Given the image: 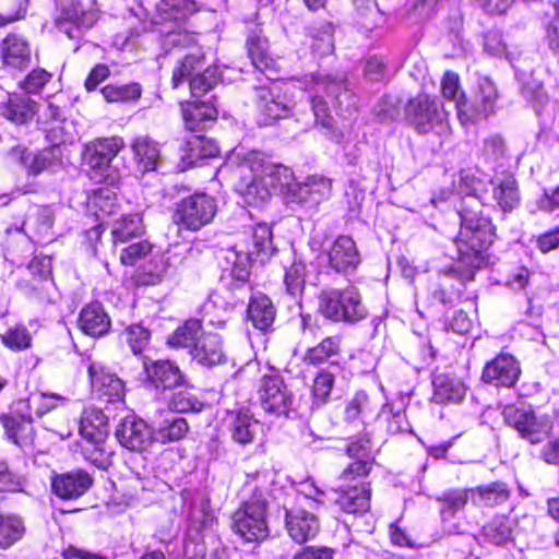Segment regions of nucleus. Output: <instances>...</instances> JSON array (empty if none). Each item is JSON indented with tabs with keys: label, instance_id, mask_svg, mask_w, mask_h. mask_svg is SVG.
Segmentation results:
<instances>
[{
	"label": "nucleus",
	"instance_id": "obj_12",
	"mask_svg": "<svg viewBox=\"0 0 559 559\" xmlns=\"http://www.w3.org/2000/svg\"><path fill=\"white\" fill-rule=\"evenodd\" d=\"M231 527L245 542H259L269 535L266 502L261 499L247 501L233 515Z\"/></svg>",
	"mask_w": 559,
	"mask_h": 559
},
{
	"label": "nucleus",
	"instance_id": "obj_11",
	"mask_svg": "<svg viewBox=\"0 0 559 559\" xmlns=\"http://www.w3.org/2000/svg\"><path fill=\"white\" fill-rule=\"evenodd\" d=\"M217 211L215 200L206 193H194L176 205L174 221L181 227L198 231L210 224Z\"/></svg>",
	"mask_w": 559,
	"mask_h": 559
},
{
	"label": "nucleus",
	"instance_id": "obj_51",
	"mask_svg": "<svg viewBox=\"0 0 559 559\" xmlns=\"http://www.w3.org/2000/svg\"><path fill=\"white\" fill-rule=\"evenodd\" d=\"M158 10L167 20H180L198 10L195 0H162Z\"/></svg>",
	"mask_w": 559,
	"mask_h": 559
},
{
	"label": "nucleus",
	"instance_id": "obj_33",
	"mask_svg": "<svg viewBox=\"0 0 559 559\" xmlns=\"http://www.w3.org/2000/svg\"><path fill=\"white\" fill-rule=\"evenodd\" d=\"M433 401L439 404L459 403L466 394L465 384L451 374H436L432 380Z\"/></svg>",
	"mask_w": 559,
	"mask_h": 559
},
{
	"label": "nucleus",
	"instance_id": "obj_3",
	"mask_svg": "<svg viewBox=\"0 0 559 559\" xmlns=\"http://www.w3.org/2000/svg\"><path fill=\"white\" fill-rule=\"evenodd\" d=\"M274 251L271 226L259 223L250 228L248 239L237 242L225 251L224 260L230 266L231 276L245 283L249 277L252 261L264 263Z\"/></svg>",
	"mask_w": 559,
	"mask_h": 559
},
{
	"label": "nucleus",
	"instance_id": "obj_35",
	"mask_svg": "<svg viewBox=\"0 0 559 559\" xmlns=\"http://www.w3.org/2000/svg\"><path fill=\"white\" fill-rule=\"evenodd\" d=\"M134 157L142 171L155 170L159 160V147L147 135L136 136L131 144Z\"/></svg>",
	"mask_w": 559,
	"mask_h": 559
},
{
	"label": "nucleus",
	"instance_id": "obj_1",
	"mask_svg": "<svg viewBox=\"0 0 559 559\" xmlns=\"http://www.w3.org/2000/svg\"><path fill=\"white\" fill-rule=\"evenodd\" d=\"M236 165V191L253 206L265 203L273 193H289L295 183L294 173L283 165L267 162L261 153H239L229 159Z\"/></svg>",
	"mask_w": 559,
	"mask_h": 559
},
{
	"label": "nucleus",
	"instance_id": "obj_5",
	"mask_svg": "<svg viewBox=\"0 0 559 559\" xmlns=\"http://www.w3.org/2000/svg\"><path fill=\"white\" fill-rule=\"evenodd\" d=\"M498 99L499 92L496 83L488 76H480L474 88L473 98L469 100L465 93H461L456 102V112L461 124H476L493 116Z\"/></svg>",
	"mask_w": 559,
	"mask_h": 559
},
{
	"label": "nucleus",
	"instance_id": "obj_56",
	"mask_svg": "<svg viewBox=\"0 0 559 559\" xmlns=\"http://www.w3.org/2000/svg\"><path fill=\"white\" fill-rule=\"evenodd\" d=\"M485 50L495 57H504L511 63L514 61L512 52L507 50L502 34L498 31H488L484 36Z\"/></svg>",
	"mask_w": 559,
	"mask_h": 559
},
{
	"label": "nucleus",
	"instance_id": "obj_50",
	"mask_svg": "<svg viewBox=\"0 0 559 559\" xmlns=\"http://www.w3.org/2000/svg\"><path fill=\"white\" fill-rule=\"evenodd\" d=\"M58 394H36L24 402H19L16 412H22V407H27L28 412L36 417H43L45 414L57 407V401H61Z\"/></svg>",
	"mask_w": 559,
	"mask_h": 559
},
{
	"label": "nucleus",
	"instance_id": "obj_27",
	"mask_svg": "<svg viewBox=\"0 0 559 559\" xmlns=\"http://www.w3.org/2000/svg\"><path fill=\"white\" fill-rule=\"evenodd\" d=\"M145 369L150 382L163 393L176 390L183 384V376L173 361L157 360L146 366Z\"/></svg>",
	"mask_w": 559,
	"mask_h": 559
},
{
	"label": "nucleus",
	"instance_id": "obj_14",
	"mask_svg": "<svg viewBox=\"0 0 559 559\" xmlns=\"http://www.w3.org/2000/svg\"><path fill=\"white\" fill-rule=\"evenodd\" d=\"M255 106L260 122L263 124H271L287 117L290 111L289 104L282 94L281 85L275 81L255 88Z\"/></svg>",
	"mask_w": 559,
	"mask_h": 559
},
{
	"label": "nucleus",
	"instance_id": "obj_15",
	"mask_svg": "<svg viewBox=\"0 0 559 559\" xmlns=\"http://www.w3.org/2000/svg\"><path fill=\"white\" fill-rule=\"evenodd\" d=\"M521 374L519 361L509 354H500L487 362L483 369L484 382L495 386L512 388Z\"/></svg>",
	"mask_w": 559,
	"mask_h": 559
},
{
	"label": "nucleus",
	"instance_id": "obj_62",
	"mask_svg": "<svg viewBox=\"0 0 559 559\" xmlns=\"http://www.w3.org/2000/svg\"><path fill=\"white\" fill-rule=\"evenodd\" d=\"M460 270L459 267V263H456V266L455 267H451L449 270H447L441 276H440V282H439V288H436L432 293L433 295V298L436 300H438L440 304L442 305H447V304H450L452 301V293L451 292H448L445 289V286H447V281L452 278V277H456L459 281H461L463 284L465 283H468L469 281H463L462 277H461V274L460 272H457Z\"/></svg>",
	"mask_w": 559,
	"mask_h": 559
},
{
	"label": "nucleus",
	"instance_id": "obj_21",
	"mask_svg": "<svg viewBox=\"0 0 559 559\" xmlns=\"http://www.w3.org/2000/svg\"><path fill=\"white\" fill-rule=\"evenodd\" d=\"M516 520L507 514H496L487 521L478 535L479 543L498 547L507 546L514 540Z\"/></svg>",
	"mask_w": 559,
	"mask_h": 559
},
{
	"label": "nucleus",
	"instance_id": "obj_28",
	"mask_svg": "<svg viewBox=\"0 0 559 559\" xmlns=\"http://www.w3.org/2000/svg\"><path fill=\"white\" fill-rule=\"evenodd\" d=\"M228 428L233 441L246 445L253 442L261 426L249 409H239L230 413Z\"/></svg>",
	"mask_w": 559,
	"mask_h": 559
},
{
	"label": "nucleus",
	"instance_id": "obj_47",
	"mask_svg": "<svg viewBox=\"0 0 559 559\" xmlns=\"http://www.w3.org/2000/svg\"><path fill=\"white\" fill-rule=\"evenodd\" d=\"M102 94L108 103H126L139 99L142 87L135 82L123 85L109 84L102 88Z\"/></svg>",
	"mask_w": 559,
	"mask_h": 559
},
{
	"label": "nucleus",
	"instance_id": "obj_52",
	"mask_svg": "<svg viewBox=\"0 0 559 559\" xmlns=\"http://www.w3.org/2000/svg\"><path fill=\"white\" fill-rule=\"evenodd\" d=\"M142 222L138 214L129 215L117 221L112 229L115 241L124 242L142 234Z\"/></svg>",
	"mask_w": 559,
	"mask_h": 559
},
{
	"label": "nucleus",
	"instance_id": "obj_25",
	"mask_svg": "<svg viewBox=\"0 0 559 559\" xmlns=\"http://www.w3.org/2000/svg\"><path fill=\"white\" fill-rule=\"evenodd\" d=\"M335 503L346 513L360 514L370 508V488L366 483H357L353 486H340L334 490Z\"/></svg>",
	"mask_w": 559,
	"mask_h": 559
},
{
	"label": "nucleus",
	"instance_id": "obj_31",
	"mask_svg": "<svg viewBox=\"0 0 559 559\" xmlns=\"http://www.w3.org/2000/svg\"><path fill=\"white\" fill-rule=\"evenodd\" d=\"M276 309L272 300L264 294L257 293L250 297L247 319L253 328L266 331L275 320Z\"/></svg>",
	"mask_w": 559,
	"mask_h": 559
},
{
	"label": "nucleus",
	"instance_id": "obj_7",
	"mask_svg": "<svg viewBox=\"0 0 559 559\" xmlns=\"http://www.w3.org/2000/svg\"><path fill=\"white\" fill-rule=\"evenodd\" d=\"M124 147L120 136L98 140L90 146L85 154L86 165L93 170L92 177L97 181L114 185L121 177L119 162L116 160L119 152Z\"/></svg>",
	"mask_w": 559,
	"mask_h": 559
},
{
	"label": "nucleus",
	"instance_id": "obj_34",
	"mask_svg": "<svg viewBox=\"0 0 559 559\" xmlns=\"http://www.w3.org/2000/svg\"><path fill=\"white\" fill-rule=\"evenodd\" d=\"M21 418L7 416L3 418V427L10 440H12L20 448L26 447L33 441V414L31 412L24 413L22 409Z\"/></svg>",
	"mask_w": 559,
	"mask_h": 559
},
{
	"label": "nucleus",
	"instance_id": "obj_43",
	"mask_svg": "<svg viewBox=\"0 0 559 559\" xmlns=\"http://www.w3.org/2000/svg\"><path fill=\"white\" fill-rule=\"evenodd\" d=\"M187 431V420L177 415L169 414L158 423L157 439L163 443L178 441L183 438Z\"/></svg>",
	"mask_w": 559,
	"mask_h": 559
},
{
	"label": "nucleus",
	"instance_id": "obj_23",
	"mask_svg": "<svg viewBox=\"0 0 559 559\" xmlns=\"http://www.w3.org/2000/svg\"><path fill=\"white\" fill-rule=\"evenodd\" d=\"M93 478L82 469L57 474L52 477V491L61 499H76L92 486Z\"/></svg>",
	"mask_w": 559,
	"mask_h": 559
},
{
	"label": "nucleus",
	"instance_id": "obj_17",
	"mask_svg": "<svg viewBox=\"0 0 559 559\" xmlns=\"http://www.w3.org/2000/svg\"><path fill=\"white\" fill-rule=\"evenodd\" d=\"M88 374L94 392L100 399L108 402L121 401L124 396V384L122 380L104 366L102 362L93 361L88 366Z\"/></svg>",
	"mask_w": 559,
	"mask_h": 559
},
{
	"label": "nucleus",
	"instance_id": "obj_63",
	"mask_svg": "<svg viewBox=\"0 0 559 559\" xmlns=\"http://www.w3.org/2000/svg\"><path fill=\"white\" fill-rule=\"evenodd\" d=\"M308 191L311 192L312 200L319 204L331 195V180L322 176H311L307 179Z\"/></svg>",
	"mask_w": 559,
	"mask_h": 559
},
{
	"label": "nucleus",
	"instance_id": "obj_10",
	"mask_svg": "<svg viewBox=\"0 0 559 559\" xmlns=\"http://www.w3.org/2000/svg\"><path fill=\"white\" fill-rule=\"evenodd\" d=\"M503 417L509 426L515 428L520 436L532 444L548 439L554 427L547 414H539L526 407L508 405L503 409Z\"/></svg>",
	"mask_w": 559,
	"mask_h": 559
},
{
	"label": "nucleus",
	"instance_id": "obj_4",
	"mask_svg": "<svg viewBox=\"0 0 559 559\" xmlns=\"http://www.w3.org/2000/svg\"><path fill=\"white\" fill-rule=\"evenodd\" d=\"M319 312L333 322L355 324L368 317V309L356 287L325 289L319 295Z\"/></svg>",
	"mask_w": 559,
	"mask_h": 559
},
{
	"label": "nucleus",
	"instance_id": "obj_6",
	"mask_svg": "<svg viewBox=\"0 0 559 559\" xmlns=\"http://www.w3.org/2000/svg\"><path fill=\"white\" fill-rule=\"evenodd\" d=\"M313 94H310V103L317 123L324 128L332 126V117L329 112L326 100L321 93L326 94L333 106L348 110L352 106L353 94L347 88L346 82L341 76H318L312 78Z\"/></svg>",
	"mask_w": 559,
	"mask_h": 559
},
{
	"label": "nucleus",
	"instance_id": "obj_32",
	"mask_svg": "<svg viewBox=\"0 0 559 559\" xmlns=\"http://www.w3.org/2000/svg\"><path fill=\"white\" fill-rule=\"evenodd\" d=\"M472 503L479 508H496L504 504L511 491L503 481H492L471 488Z\"/></svg>",
	"mask_w": 559,
	"mask_h": 559
},
{
	"label": "nucleus",
	"instance_id": "obj_40",
	"mask_svg": "<svg viewBox=\"0 0 559 559\" xmlns=\"http://www.w3.org/2000/svg\"><path fill=\"white\" fill-rule=\"evenodd\" d=\"M480 157L484 163L493 168L503 166V162L508 158V148L504 138L501 134L495 133L484 139Z\"/></svg>",
	"mask_w": 559,
	"mask_h": 559
},
{
	"label": "nucleus",
	"instance_id": "obj_53",
	"mask_svg": "<svg viewBox=\"0 0 559 559\" xmlns=\"http://www.w3.org/2000/svg\"><path fill=\"white\" fill-rule=\"evenodd\" d=\"M284 283L290 295H300L306 283V264L302 261H294L285 271Z\"/></svg>",
	"mask_w": 559,
	"mask_h": 559
},
{
	"label": "nucleus",
	"instance_id": "obj_39",
	"mask_svg": "<svg viewBox=\"0 0 559 559\" xmlns=\"http://www.w3.org/2000/svg\"><path fill=\"white\" fill-rule=\"evenodd\" d=\"M36 112V103L25 96H12L3 107L2 115L16 124L26 123Z\"/></svg>",
	"mask_w": 559,
	"mask_h": 559
},
{
	"label": "nucleus",
	"instance_id": "obj_48",
	"mask_svg": "<svg viewBox=\"0 0 559 559\" xmlns=\"http://www.w3.org/2000/svg\"><path fill=\"white\" fill-rule=\"evenodd\" d=\"M379 419L385 430L391 435L411 431L409 423L402 409H394L392 405H383Z\"/></svg>",
	"mask_w": 559,
	"mask_h": 559
},
{
	"label": "nucleus",
	"instance_id": "obj_54",
	"mask_svg": "<svg viewBox=\"0 0 559 559\" xmlns=\"http://www.w3.org/2000/svg\"><path fill=\"white\" fill-rule=\"evenodd\" d=\"M311 38V49L313 52L324 56L333 51V28L330 23H323L319 28H313Z\"/></svg>",
	"mask_w": 559,
	"mask_h": 559
},
{
	"label": "nucleus",
	"instance_id": "obj_30",
	"mask_svg": "<svg viewBox=\"0 0 559 559\" xmlns=\"http://www.w3.org/2000/svg\"><path fill=\"white\" fill-rule=\"evenodd\" d=\"M185 126L191 131H201L212 124L217 118L216 108L207 102H189L182 104Z\"/></svg>",
	"mask_w": 559,
	"mask_h": 559
},
{
	"label": "nucleus",
	"instance_id": "obj_2",
	"mask_svg": "<svg viewBox=\"0 0 559 559\" xmlns=\"http://www.w3.org/2000/svg\"><path fill=\"white\" fill-rule=\"evenodd\" d=\"M483 204L477 197L466 195L460 210L461 228L455 239L457 263L463 281H473L475 272L489 262L486 254L495 238V227L483 213Z\"/></svg>",
	"mask_w": 559,
	"mask_h": 559
},
{
	"label": "nucleus",
	"instance_id": "obj_9",
	"mask_svg": "<svg viewBox=\"0 0 559 559\" xmlns=\"http://www.w3.org/2000/svg\"><path fill=\"white\" fill-rule=\"evenodd\" d=\"M405 117L418 133L431 131L445 132L448 129L447 112L440 108L436 98L419 94L411 98L405 106Z\"/></svg>",
	"mask_w": 559,
	"mask_h": 559
},
{
	"label": "nucleus",
	"instance_id": "obj_64",
	"mask_svg": "<svg viewBox=\"0 0 559 559\" xmlns=\"http://www.w3.org/2000/svg\"><path fill=\"white\" fill-rule=\"evenodd\" d=\"M152 246L148 241H139L124 248L120 254V261L126 265H133L138 259L150 253Z\"/></svg>",
	"mask_w": 559,
	"mask_h": 559
},
{
	"label": "nucleus",
	"instance_id": "obj_57",
	"mask_svg": "<svg viewBox=\"0 0 559 559\" xmlns=\"http://www.w3.org/2000/svg\"><path fill=\"white\" fill-rule=\"evenodd\" d=\"M116 197L114 192L108 188H99L94 190L93 194L88 200V204L92 209L100 212L103 215H111L116 205Z\"/></svg>",
	"mask_w": 559,
	"mask_h": 559
},
{
	"label": "nucleus",
	"instance_id": "obj_59",
	"mask_svg": "<svg viewBox=\"0 0 559 559\" xmlns=\"http://www.w3.org/2000/svg\"><path fill=\"white\" fill-rule=\"evenodd\" d=\"M126 341L133 354H140L146 347L150 340V332L141 324H132L124 331Z\"/></svg>",
	"mask_w": 559,
	"mask_h": 559
},
{
	"label": "nucleus",
	"instance_id": "obj_16",
	"mask_svg": "<svg viewBox=\"0 0 559 559\" xmlns=\"http://www.w3.org/2000/svg\"><path fill=\"white\" fill-rule=\"evenodd\" d=\"M116 437L123 448L141 452L152 443L153 431L143 419L127 416L118 425Z\"/></svg>",
	"mask_w": 559,
	"mask_h": 559
},
{
	"label": "nucleus",
	"instance_id": "obj_29",
	"mask_svg": "<svg viewBox=\"0 0 559 559\" xmlns=\"http://www.w3.org/2000/svg\"><path fill=\"white\" fill-rule=\"evenodd\" d=\"M110 325V318L99 302L88 304L80 312L79 326L86 335L103 336L109 331Z\"/></svg>",
	"mask_w": 559,
	"mask_h": 559
},
{
	"label": "nucleus",
	"instance_id": "obj_37",
	"mask_svg": "<svg viewBox=\"0 0 559 559\" xmlns=\"http://www.w3.org/2000/svg\"><path fill=\"white\" fill-rule=\"evenodd\" d=\"M267 40L260 34L252 33L247 40L248 55L251 59L252 66L262 73H265L269 79L270 74L266 72L272 69L273 59L267 52Z\"/></svg>",
	"mask_w": 559,
	"mask_h": 559
},
{
	"label": "nucleus",
	"instance_id": "obj_22",
	"mask_svg": "<svg viewBox=\"0 0 559 559\" xmlns=\"http://www.w3.org/2000/svg\"><path fill=\"white\" fill-rule=\"evenodd\" d=\"M285 523L289 536L299 544L313 538L320 527L317 516L302 508H285Z\"/></svg>",
	"mask_w": 559,
	"mask_h": 559
},
{
	"label": "nucleus",
	"instance_id": "obj_60",
	"mask_svg": "<svg viewBox=\"0 0 559 559\" xmlns=\"http://www.w3.org/2000/svg\"><path fill=\"white\" fill-rule=\"evenodd\" d=\"M51 74L45 69H34L24 80L19 82L20 87L27 94H37L49 82Z\"/></svg>",
	"mask_w": 559,
	"mask_h": 559
},
{
	"label": "nucleus",
	"instance_id": "obj_36",
	"mask_svg": "<svg viewBox=\"0 0 559 559\" xmlns=\"http://www.w3.org/2000/svg\"><path fill=\"white\" fill-rule=\"evenodd\" d=\"M342 336L332 335L323 338L318 345L308 348L304 361L309 365H321L341 353Z\"/></svg>",
	"mask_w": 559,
	"mask_h": 559
},
{
	"label": "nucleus",
	"instance_id": "obj_13",
	"mask_svg": "<svg viewBox=\"0 0 559 559\" xmlns=\"http://www.w3.org/2000/svg\"><path fill=\"white\" fill-rule=\"evenodd\" d=\"M258 395L261 407L267 413L280 416L287 415L292 409L294 395L277 374L263 376L260 379Z\"/></svg>",
	"mask_w": 559,
	"mask_h": 559
},
{
	"label": "nucleus",
	"instance_id": "obj_26",
	"mask_svg": "<svg viewBox=\"0 0 559 559\" xmlns=\"http://www.w3.org/2000/svg\"><path fill=\"white\" fill-rule=\"evenodd\" d=\"M192 358L203 366H215L226 360L223 340L219 334L204 332L190 349Z\"/></svg>",
	"mask_w": 559,
	"mask_h": 559
},
{
	"label": "nucleus",
	"instance_id": "obj_49",
	"mask_svg": "<svg viewBox=\"0 0 559 559\" xmlns=\"http://www.w3.org/2000/svg\"><path fill=\"white\" fill-rule=\"evenodd\" d=\"M45 115L52 123H56L50 129L46 130L47 138L53 145H59L66 141L71 140V136L66 134L69 123L66 120H60L61 110L58 106L49 103Z\"/></svg>",
	"mask_w": 559,
	"mask_h": 559
},
{
	"label": "nucleus",
	"instance_id": "obj_55",
	"mask_svg": "<svg viewBox=\"0 0 559 559\" xmlns=\"http://www.w3.org/2000/svg\"><path fill=\"white\" fill-rule=\"evenodd\" d=\"M334 385V376L329 371H320L313 380L312 396L313 404L326 403Z\"/></svg>",
	"mask_w": 559,
	"mask_h": 559
},
{
	"label": "nucleus",
	"instance_id": "obj_58",
	"mask_svg": "<svg viewBox=\"0 0 559 559\" xmlns=\"http://www.w3.org/2000/svg\"><path fill=\"white\" fill-rule=\"evenodd\" d=\"M23 159L29 173L38 175L52 167L56 160V155L52 150H45L37 154H29Z\"/></svg>",
	"mask_w": 559,
	"mask_h": 559
},
{
	"label": "nucleus",
	"instance_id": "obj_61",
	"mask_svg": "<svg viewBox=\"0 0 559 559\" xmlns=\"http://www.w3.org/2000/svg\"><path fill=\"white\" fill-rule=\"evenodd\" d=\"M1 338L3 344L13 350H22L29 347L32 340L28 331L22 326L8 330Z\"/></svg>",
	"mask_w": 559,
	"mask_h": 559
},
{
	"label": "nucleus",
	"instance_id": "obj_38",
	"mask_svg": "<svg viewBox=\"0 0 559 559\" xmlns=\"http://www.w3.org/2000/svg\"><path fill=\"white\" fill-rule=\"evenodd\" d=\"M25 532L22 518L12 513L0 514V548H10L23 538Z\"/></svg>",
	"mask_w": 559,
	"mask_h": 559
},
{
	"label": "nucleus",
	"instance_id": "obj_24",
	"mask_svg": "<svg viewBox=\"0 0 559 559\" xmlns=\"http://www.w3.org/2000/svg\"><path fill=\"white\" fill-rule=\"evenodd\" d=\"M3 66L10 71H24L31 66L29 44L17 35H9L1 43L0 52Z\"/></svg>",
	"mask_w": 559,
	"mask_h": 559
},
{
	"label": "nucleus",
	"instance_id": "obj_46",
	"mask_svg": "<svg viewBox=\"0 0 559 559\" xmlns=\"http://www.w3.org/2000/svg\"><path fill=\"white\" fill-rule=\"evenodd\" d=\"M493 198L504 211H512L520 201L516 181L513 177H506L495 189Z\"/></svg>",
	"mask_w": 559,
	"mask_h": 559
},
{
	"label": "nucleus",
	"instance_id": "obj_41",
	"mask_svg": "<svg viewBox=\"0 0 559 559\" xmlns=\"http://www.w3.org/2000/svg\"><path fill=\"white\" fill-rule=\"evenodd\" d=\"M94 423L90 415L81 419L80 432L84 440L94 447H100L108 436L107 420L103 414H96Z\"/></svg>",
	"mask_w": 559,
	"mask_h": 559
},
{
	"label": "nucleus",
	"instance_id": "obj_8",
	"mask_svg": "<svg viewBox=\"0 0 559 559\" xmlns=\"http://www.w3.org/2000/svg\"><path fill=\"white\" fill-rule=\"evenodd\" d=\"M216 67L206 66L204 58L197 55H188L174 69L171 83L177 88L188 80L192 96L200 97L212 90L218 82Z\"/></svg>",
	"mask_w": 559,
	"mask_h": 559
},
{
	"label": "nucleus",
	"instance_id": "obj_42",
	"mask_svg": "<svg viewBox=\"0 0 559 559\" xmlns=\"http://www.w3.org/2000/svg\"><path fill=\"white\" fill-rule=\"evenodd\" d=\"M219 153V147L213 139L203 135H192L186 142V155L190 163L199 159L214 157Z\"/></svg>",
	"mask_w": 559,
	"mask_h": 559
},
{
	"label": "nucleus",
	"instance_id": "obj_19",
	"mask_svg": "<svg viewBox=\"0 0 559 559\" xmlns=\"http://www.w3.org/2000/svg\"><path fill=\"white\" fill-rule=\"evenodd\" d=\"M436 500L441 504L440 516L444 530L449 534H461L459 524L452 523L454 516L464 510L468 500L472 501L471 488H455L444 490Z\"/></svg>",
	"mask_w": 559,
	"mask_h": 559
},
{
	"label": "nucleus",
	"instance_id": "obj_20",
	"mask_svg": "<svg viewBox=\"0 0 559 559\" xmlns=\"http://www.w3.org/2000/svg\"><path fill=\"white\" fill-rule=\"evenodd\" d=\"M328 257L330 267L337 273H352L360 263V254L356 243L348 236L337 237L332 243Z\"/></svg>",
	"mask_w": 559,
	"mask_h": 559
},
{
	"label": "nucleus",
	"instance_id": "obj_18",
	"mask_svg": "<svg viewBox=\"0 0 559 559\" xmlns=\"http://www.w3.org/2000/svg\"><path fill=\"white\" fill-rule=\"evenodd\" d=\"M98 13L96 0H72L63 8L58 24L69 37L73 38L75 37L73 29L66 28V24L71 23L76 27L90 28L97 21Z\"/></svg>",
	"mask_w": 559,
	"mask_h": 559
},
{
	"label": "nucleus",
	"instance_id": "obj_45",
	"mask_svg": "<svg viewBox=\"0 0 559 559\" xmlns=\"http://www.w3.org/2000/svg\"><path fill=\"white\" fill-rule=\"evenodd\" d=\"M201 329L199 320H188L175 330L168 343L174 347H189L191 349L201 336Z\"/></svg>",
	"mask_w": 559,
	"mask_h": 559
},
{
	"label": "nucleus",
	"instance_id": "obj_44",
	"mask_svg": "<svg viewBox=\"0 0 559 559\" xmlns=\"http://www.w3.org/2000/svg\"><path fill=\"white\" fill-rule=\"evenodd\" d=\"M177 391L165 395L169 411L174 413L200 412L202 402H200L190 391L183 389L182 385Z\"/></svg>",
	"mask_w": 559,
	"mask_h": 559
}]
</instances>
